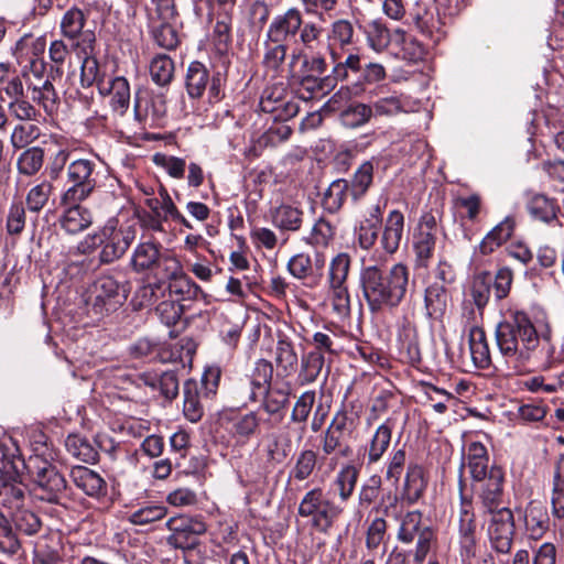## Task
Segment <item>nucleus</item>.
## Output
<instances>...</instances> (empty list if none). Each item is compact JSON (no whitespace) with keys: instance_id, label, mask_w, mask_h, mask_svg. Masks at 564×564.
I'll return each mask as SVG.
<instances>
[{"instance_id":"1","label":"nucleus","mask_w":564,"mask_h":564,"mask_svg":"<svg viewBox=\"0 0 564 564\" xmlns=\"http://www.w3.org/2000/svg\"><path fill=\"white\" fill-rule=\"evenodd\" d=\"M496 344L506 361L516 369L541 365L543 341L524 312H514L496 326Z\"/></svg>"},{"instance_id":"2","label":"nucleus","mask_w":564,"mask_h":564,"mask_svg":"<svg viewBox=\"0 0 564 564\" xmlns=\"http://www.w3.org/2000/svg\"><path fill=\"white\" fill-rule=\"evenodd\" d=\"M45 40L26 35L18 41L15 56L21 66L22 76L26 83V89L31 93V99L43 108L46 115H53L59 106V97L46 76L47 65L43 58Z\"/></svg>"},{"instance_id":"3","label":"nucleus","mask_w":564,"mask_h":564,"mask_svg":"<svg viewBox=\"0 0 564 564\" xmlns=\"http://www.w3.org/2000/svg\"><path fill=\"white\" fill-rule=\"evenodd\" d=\"M360 284L371 313L393 310L405 297L409 270L403 263H395L390 269L380 263L364 265L360 271Z\"/></svg>"},{"instance_id":"4","label":"nucleus","mask_w":564,"mask_h":564,"mask_svg":"<svg viewBox=\"0 0 564 564\" xmlns=\"http://www.w3.org/2000/svg\"><path fill=\"white\" fill-rule=\"evenodd\" d=\"M303 18L302 10L290 7L271 19L262 42V66L267 73L275 76L282 70L289 42L301 32Z\"/></svg>"},{"instance_id":"5","label":"nucleus","mask_w":564,"mask_h":564,"mask_svg":"<svg viewBox=\"0 0 564 564\" xmlns=\"http://www.w3.org/2000/svg\"><path fill=\"white\" fill-rule=\"evenodd\" d=\"M466 464L474 480V490L481 505L491 506L499 496H503L505 474L498 466L489 468V455L480 442L467 446Z\"/></svg>"},{"instance_id":"6","label":"nucleus","mask_w":564,"mask_h":564,"mask_svg":"<svg viewBox=\"0 0 564 564\" xmlns=\"http://www.w3.org/2000/svg\"><path fill=\"white\" fill-rule=\"evenodd\" d=\"M100 171L96 160L78 158L66 165L65 188L61 203H82L99 187Z\"/></svg>"},{"instance_id":"7","label":"nucleus","mask_w":564,"mask_h":564,"mask_svg":"<svg viewBox=\"0 0 564 564\" xmlns=\"http://www.w3.org/2000/svg\"><path fill=\"white\" fill-rule=\"evenodd\" d=\"M33 482L35 498L58 503L65 496L67 482L57 467L40 455L30 456L25 469Z\"/></svg>"},{"instance_id":"8","label":"nucleus","mask_w":564,"mask_h":564,"mask_svg":"<svg viewBox=\"0 0 564 564\" xmlns=\"http://www.w3.org/2000/svg\"><path fill=\"white\" fill-rule=\"evenodd\" d=\"M124 284L111 275H102L95 280L86 300L88 312L97 318H102L118 311L127 300Z\"/></svg>"},{"instance_id":"9","label":"nucleus","mask_w":564,"mask_h":564,"mask_svg":"<svg viewBox=\"0 0 564 564\" xmlns=\"http://www.w3.org/2000/svg\"><path fill=\"white\" fill-rule=\"evenodd\" d=\"M397 539L401 543L415 542L413 560L422 564L432 546L436 543L434 529L423 520V513L419 510L408 511L401 519L397 532Z\"/></svg>"},{"instance_id":"10","label":"nucleus","mask_w":564,"mask_h":564,"mask_svg":"<svg viewBox=\"0 0 564 564\" xmlns=\"http://www.w3.org/2000/svg\"><path fill=\"white\" fill-rule=\"evenodd\" d=\"M344 509L334 501L326 499L322 488L307 491L300 501L297 513L311 518V525L317 532L328 534Z\"/></svg>"},{"instance_id":"11","label":"nucleus","mask_w":564,"mask_h":564,"mask_svg":"<svg viewBox=\"0 0 564 564\" xmlns=\"http://www.w3.org/2000/svg\"><path fill=\"white\" fill-rule=\"evenodd\" d=\"M359 425V414L352 409L335 413L329 425L321 436V448L325 456L339 453L347 456L350 448L347 441L354 435Z\"/></svg>"},{"instance_id":"12","label":"nucleus","mask_w":564,"mask_h":564,"mask_svg":"<svg viewBox=\"0 0 564 564\" xmlns=\"http://www.w3.org/2000/svg\"><path fill=\"white\" fill-rule=\"evenodd\" d=\"M502 497L491 506L481 505L484 512L490 516L488 521V536L491 547L501 554H508L511 551L514 535V519L512 511L502 507Z\"/></svg>"},{"instance_id":"13","label":"nucleus","mask_w":564,"mask_h":564,"mask_svg":"<svg viewBox=\"0 0 564 564\" xmlns=\"http://www.w3.org/2000/svg\"><path fill=\"white\" fill-rule=\"evenodd\" d=\"M427 488V478L423 466L417 463H410L406 467L403 487L400 497L397 495H387L382 497L381 512L387 517H399L398 501L401 499L409 506L416 503L424 495Z\"/></svg>"},{"instance_id":"14","label":"nucleus","mask_w":564,"mask_h":564,"mask_svg":"<svg viewBox=\"0 0 564 564\" xmlns=\"http://www.w3.org/2000/svg\"><path fill=\"white\" fill-rule=\"evenodd\" d=\"M171 531L166 542L174 549L191 550L198 544V536L207 530L205 522L198 517L180 514L166 521Z\"/></svg>"},{"instance_id":"15","label":"nucleus","mask_w":564,"mask_h":564,"mask_svg":"<svg viewBox=\"0 0 564 564\" xmlns=\"http://www.w3.org/2000/svg\"><path fill=\"white\" fill-rule=\"evenodd\" d=\"M457 541L463 560H470L476 555L477 522L473 502L460 496V505L457 513Z\"/></svg>"},{"instance_id":"16","label":"nucleus","mask_w":564,"mask_h":564,"mask_svg":"<svg viewBox=\"0 0 564 564\" xmlns=\"http://www.w3.org/2000/svg\"><path fill=\"white\" fill-rule=\"evenodd\" d=\"M134 239L135 228L133 226L105 227L99 239L102 245L99 253L100 262L108 264L120 259Z\"/></svg>"},{"instance_id":"17","label":"nucleus","mask_w":564,"mask_h":564,"mask_svg":"<svg viewBox=\"0 0 564 564\" xmlns=\"http://www.w3.org/2000/svg\"><path fill=\"white\" fill-rule=\"evenodd\" d=\"M272 379V364L265 359H258L250 373L238 381L237 393L246 401L256 402L262 398Z\"/></svg>"},{"instance_id":"18","label":"nucleus","mask_w":564,"mask_h":564,"mask_svg":"<svg viewBox=\"0 0 564 564\" xmlns=\"http://www.w3.org/2000/svg\"><path fill=\"white\" fill-rule=\"evenodd\" d=\"M95 34L88 32L84 35L82 41L73 43L74 50L78 57H80V85L84 88L90 87L94 84L98 86V83L106 80L107 78L101 77L99 64L95 57Z\"/></svg>"},{"instance_id":"19","label":"nucleus","mask_w":564,"mask_h":564,"mask_svg":"<svg viewBox=\"0 0 564 564\" xmlns=\"http://www.w3.org/2000/svg\"><path fill=\"white\" fill-rule=\"evenodd\" d=\"M260 108L263 112L273 113L278 120L293 118L299 111V105L286 99V88L283 83L267 87L260 98Z\"/></svg>"},{"instance_id":"20","label":"nucleus","mask_w":564,"mask_h":564,"mask_svg":"<svg viewBox=\"0 0 564 564\" xmlns=\"http://www.w3.org/2000/svg\"><path fill=\"white\" fill-rule=\"evenodd\" d=\"M148 28L153 41L162 48L174 50L180 43L177 30L174 25L176 13L163 15V13L148 12Z\"/></svg>"},{"instance_id":"21","label":"nucleus","mask_w":564,"mask_h":564,"mask_svg":"<svg viewBox=\"0 0 564 564\" xmlns=\"http://www.w3.org/2000/svg\"><path fill=\"white\" fill-rule=\"evenodd\" d=\"M165 115L166 105L162 95H135L134 117L139 122L150 128L158 127Z\"/></svg>"},{"instance_id":"22","label":"nucleus","mask_w":564,"mask_h":564,"mask_svg":"<svg viewBox=\"0 0 564 564\" xmlns=\"http://www.w3.org/2000/svg\"><path fill=\"white\" fill-rule=\"evenodd\" d=\"M525 208L532 219L546 225L557 220L561 210L556 198L533 191L525 193Z\"/></svg>"},{"instance_id":"23","label":"nucleus","mask_w":564,"mask_h":564,"mask_svg":"<svg viewBox=\"0 0 564 564\" xmlns=\"http://www.w3.org/2000/svg\"><path fill=\"white\" fill-rule=\"evenodd\" d=\"M329 58L333 64L332 75L336 82H356L362 70V58L357 53H349L343 57L340 53L329 45Z\"/></svg>"},{"instance_id":"24","label":"nucleus","mask_w":564,"mask_h":564,"mask_svg":"<svg viewBox=\"0 0 564 564\" xmlns=\"http://www.w3.org/2000/svg\"><path fill=\"white\" fill-rule=\"evenodd\" d=\"M173 258L161 253L160 243L147 241L139 243L131 257V267L135 272H144L158 268L161 262L173 263Z\"/></svg>"},{"instance_id":"25","label":"nucleus","mask_w":564,"mask_h":564,"mask_svg":"<svg viewBox=\"0 0 564 564\" xmlns=\"http://www.w3.org/2000/svg\"><path fill=\"white\" fill-rule=\"evenodd\" d=\"M292 393V384L290 381L273 379L268 384L263 395L261 408L263 411L270 415L281 414V412L286 408L290 401V397Z\"/></svg>"},{"instance_id":"26","label":"nucleus","mask_w":564,"mask_h":564,"mask_svg":"<svg viewBox=\"0 0 564 564\" xmlns=\"http://www.w3.org/2000/svg\"><path fill=\"white\" fill-rule=\"evenodd\" d=\"M409 15L411 23L423 35L431 37L434 43L441 41L444 35L441 20L426 4L417 2Z\"/></svg>"},{"instance_id":"27","label":"nucleus","mask_w":564,"mask_h":564,"mask_svg":"<svg viewBox=\"0 0 564 564\" xmlns=\"http://www.w3.org/2000/svg\"><path fill=\"white\" fill-rule=\"evenodd\" d=\"M166 278L171 280L166 288L171 295L178 296L180 300H191L200 292V288L182 272L177 260L165 267Z\"/></svg>"},{"instance_id":"28","label":"nucleus","mask_w":564,"mask_h":564,"mask_svg":"<svg viewBox=\"0 0 564 564\" xmlns=\"http://www.w3.org/2000/svg\"><path fill=\"white\" fill-rule=\"evenodd\" d=\"M525 533L531 540H540L550 528L546 507L541 501H531L524 511Z\"/></svg>"},{"instance_id":"29","label":"nucleus","mask_w":564,"mask_h":564,"mask_svg":"<svg viewBox=\"0 0 564 564\" xmlns=\"http://www.w3.org/2000/svg\"><path fill=\"white\" fill-rule=\"evenodd\" d=\"M98 90L101 95L111 96V107L119 113H124L130 104V86L128 80L118 76L115 78H107L98 83Z\"/></svg>"},{"instance_id":"30","label":"nucleus","mask_w":564,"mask_h":564,"mask_svg":"<svg viewBox=\"0 0 564 564\" xmlns=\"http://www.w3.org/2000/svg\"><path fill=\"white\" fill-rule=\"evenodd\" d=\"M61 205L67 206L58 220L67 234L82 232L93 224L91 213L80 203H61Z\"/></svg>"},{"instance_id":"31","label":"nucleus","mask_w":564,"mask_h":564,"mask_svg":"<svg viewBox=\"0 0 564 564\" xmlns=\"http://www.w3.org/2000/svg\"><path fill=\"white\" fill-rule=\"evenodd\" d=\"M393 427L394 421L391 417H388L377 426L368 443V464H376L382 459L390 446Z\"/></svg>"},{"instance_id":"32","label":"nucleus","mask_w":564,"mask_h":564,"mask_svg":"<svg viewBox=\"0 0 564 564\" xmlns=\"http://www.w3.org/2000/svg\"><path fill=\"white\" fill-rule=\"evenodd\" d=\"M20 476H0V507L11 511L22 508L26 500V487Z\"/></svg>"},{"instance_id":"33","label":"nucleus","mask_w":564,"mask_h":564,"mask_svg":"<svg viewBox=\"0 0 564 564\" xmlns=\"http://www.w3.org/2000/svg\"><path fill=\"white\" fill-rule=\"evenodd\" d=\"M403 214L397 209L391 210L386 219L380 239L381 247L387 253L392 254L399 249L403 236Z\"/></svg>"},{"instance_id":"34","label":"nucleus","mask_w":564,"mask_h":564,"mask_svg":"<svg viewBox=\"0 0 564 564\" xmlns=\"http://www.w3.org/2000/svg\"><path fill=\"white\" fill-rule=\"evenodd\" d=\"M514 228V217L507 216L482 238L479 243V252L481 254L488 256L496 251L500 246H502L511 238Z\"/></svg>"},{"instance_id":"35","label":"nucleus","mask_w":564,"mask_h":564,"mask_svg":"<svg viewBox=\"0 0 564 564\" xmlns=\"http://www.w3.org/2000/svg\"><path fill=\"white\" fill-rule=\"evenodd\" d=\"M28 460L19 454V447L11 440L0 443V476H21Z\"/></svg>"},{"instance_id":"36","label":"nucleus","mask_w":564,"mask_h":564,"mask_svg":"<svg viewBox=\"0 0 564 564\" xmlns=\"http://www.w3.org/2000/svg\"><path fill=\"white\" fill-rule=\"evenodd\" d=\"M74 485L87 496L98 497L105 489V480L96 471L84 466H75L70 470Z\"/></svg>"},{"instance_id":"37","label":"nucleus","mask_w":564,"mask_h":564,"mask_svg":"<svg viewBox=\"0 0 564 564\" xmlns=\"http://www.w3.org/2000/svg\"><path fill=\"white\" fill-rule=\"evenodd\" d=\"M304 212L290 204H281L271 213L274 227L281 231H297L303 225Z\"/></svg>"},{"instance_id":"38","label":"nucleus","mask_w":564,"mask_h":564,"mask_svg":"<svg viewBox=\"0 0 564 564\" xmlns=\"http://www.w3.org/2000/svg\"><path fill=\"white\" fill-rule=\"evenodd\" d=\"M448 292L444 284L435 282L425 290L424 304L426 316L432 319L443 317L448 303Z\"/></svg>"},{"instance_id":"39","label":"nucleus","mask_w":564,"mask_h":564,"mask_svg":"<svg viewBox=\"0 0 564 564\" xmlns=\"http://www.w3.org/2000/svg\"><path fill=\"white\" fill-rule=\"evenodd\" d=\"M469 352L474 365L485 369L490 365V350L485 330L473 326L468 334Z\"/></svg>"},{"instance_id":"40","label":"nucleus","mask_w":564,"mask_h":564,"mask_svg":"<svg viewBox=\"0 0 564 564\" xmlns=\"http://www.w3.org/2000/svg\"><path fill=\"white\" fill-rule=\"evenodd\" d=\"M372 116L375 117H390L400 112H409L414 110V105L408 96L402 94L381 97L370 105Z\"/></svg>"},{"instance_id":"41","label":"nucleus","mask_w":564,"mask_h":564,"mask_svg":"<svg viewBox=\"0 0 564 564\" xmlns=\"http://www.w3.org/2000/svg\"><path fill=\"white\" fill-rule=\"evenodd\" d=\"M274 360L278 367V378H286L293 375L299 364L294 345L288 339L278 340Z\"/></svg>"},{"instance_id":"42","label":"nucleus","mask_w":564,"mask_h":564,"mask_svg":"<svg viewBox=\"0 0 564 564\" xmlns=\"http://www.w3.org/2000/svg\"><path fill=\"white\" fill-rule=\"evenodd\" d=\"M291 436L288 431L273 432L265 437V455L270 463H282L291 452Z\"/></svg>"},{"instance_id":"43","label":"nucleus","mask_w":564,"mask_h":564,"mask_svg":"<svg viewBox=\"0 0 564 564\" xmlns=\"http://www.w3.org/2000/svg\"><path fill=\"white\" fill-rule=\"evenodd\" d=\"M348 196H350L349 182L344 178H337L325 191L322 205L326 212L335 214L343 207Z\"/></svg>"},{"instance_id":"44","label":"nucleus","mask_w":564,"mask_h":564,"mask_svg":"<svg viewBox=\"0 0 564 564\" xmlns=\"http://www.w3.org/2000/svg\"><path fill=\"white\" fill-rule=\"evenodd\" d=\"M42 135V130L35 121H19L10 134V145L13 150L29 148Z\"/></svg>"},{"instance_id":"45","label":"nucleus","mask_w":564,"mask_h":564,"mask_svg":"<svg viewBox=\"0 0 564 564\" xmlns=\"http://www.w3.org/2000/svg\"><path fill=\"white\" fill-rule=\"evenodd\" d=\"M437 236L414 232L413 252L415 269H426L433 258Z\"/></svg>"},{"instance_id":"46","label":"nucleus","mask_w":564,"mask_h":564,"mask_svg":"<svg viewBox=\"0 0 564 564\" xmlns=\"http://www.w3.org/2000/svg\"><path fill=\"white\" fill-rule=\"evenodd\" d=\"M209 84V73L200 62H192L186 74V90L191 98H200Z\"/></svg>"},{"instance_id":"47","label":"nucleus","mask_w":564,"mask_h":564,"mask_svg":"<svg viewBox=\"0 0 564 564\" xmlns=\"http://www.w3.org/2000/svg\"><path fill=\"white\" fill-rule=\"evenodd\" d=\"M325 356L319 351H310L302 356L297 381L301 386L314 382L321 375Z\"/></svg>"},{"instance_id":"48","label":"nucleus","mask_w":564,"mask_h":564,"mask_svg":"<svg viewBox=\"0 0 564 564\" xmlns=\"http://www.w3.org/2000/svg\"><path fill=\"white\" fill-rule=\"evenodd\" d=\"M85 21V14L80 9L76 7L68 9L64 13L61 21L62 34L69 40H74L75 42L82 41L84 35L89 32L83 31Z\"/></svg>"},{"instance_id":"49","label":"nucleus","mask_w":564,"mask_h":564,"mask_svg":"<svg viewBox=\"0 0 564 564\" xmlns=\"http://www.w3.org/2000/svg\"><path fill=\"white\" fill-rule=\"evenodd\" d=\"M65 447L69 455L80 462L94 464L98 458V452L94 445L80 435H68L65 441Z\"/></svg>"},{"instance_id":"50","label":"nucleus","mask_w":564,"mask_h":564,"mask_svg":"<svg viewBox=\"0 0 564 564\" xmlns=\"http://www.w3.org/2000/svg\"><path fill=\"white\" fill-rule=\"evenodd\" d=\"M183 413L193 423L198 422L203 417L204 406L199 399L196 381L187 380L184 383Z\"/></svg>"},{"instance_id":"51","label":"nucleus","mask_w":564,"mask_h":564,"mask_svg":"<svg viewBox=\"0 0 564 564\" xmlns=\"http://www.w3.org/2000/svg\"><path fill=\"white\" fill-rule=\"evenodd\" d=\"M174 62L166 54L155 55L149 65L150 76L158 86H167L174 76Z\"/></svg>"},{"instance_id":"52","label":"nucleus","mask_w":564,"mask_h":564,"mask_svg":"<svg viewBox=\"0 0 564 564\" xmlns=\"http://www.w3.org/2000/svg\"><path fill=\"white\" fill-rule=\"evenodd\" d=\"M18 156L17 169L25 176L35 175L43 166L44 150L41 147H29Z\"/></svg>"},{"instance_id":"53","label":"nucleus","mask_w":564,"mask_h":564,"mask_svg":"<svg viewBox=\"0 0 564 564\" xmlns=\"http://www.w3.org/2000/svg\"><path fill=\"white\" fill-rule=\"evenodd\" d=\"M373 178V165L370 161L364 162L354 173L350 184V197L357 202L369 189Z\"/></svg>"},{"instance_id":"54","label":"nucleus","mask_w":564,"mask_h":564,"mask_svg":"<svg viewBox=\"0 0 564 564\" xmlns=\"http://www.w3.org/2000/svg\"><path fill=\"white\" fill-rule=\"evenodd\" d=\"M260 426V417L253 411L238 414L231 419L230 432L235 437L249 440Z\"/></svg>"},{"instance_id":"55","label":"nucleus","mask_w":564,"mask_h":564,"mask_svg":"<svg viewBox=\"0 0 564 564\" xmlns=\"http://www.w3.org/2000/svg\"><path fill=\"white\" fill-rule=\"evenodd\" d=\"M552 513L555 518L564 520V455L560 456L554 473Z\"/></svg>"},{"instance_id":"56","label":"nucleus","mask_w":564,"mask_h":564,"mask_svg":"<svg viewBox=\"0 0 564 564\" xmlns=\"http://www.w3.org/2000/svg\"><path fill=\"white\" fill-rule=\"evenodd\" d=\"M335 237V227L325 218H319L313 225L305 242L314 248H326Z\"/></svg>"},{"instance_id":"57","label":"nucleus","mask_w":564,"mask_h":564,"mask_svg":"<svg viewBox=\"0 0 564 564\" xmlns=\"http://www.w3.org/2000/svg\"><path fill=\"white\" fill-rule=\"evenodd\" d=\"M492 276L490 272L482 271L474 275L470 285V295L478 310H482L489 301Z\"/></svg>"},{"instance_id":"58","label":"nucleus","mask_w":564,"mask_h":564,"mask_svg":"<svg viewBox=\"0 0 564 564\" xmlns=\"http://www.w3.org/2000/svg\"><path fill=\"white\" fill-rule=\"evenodd\" d=\"M359 471L351 465H345L336 475L334 484L337 487L338 496L341 501H347L354 494Z\"/></svg>"},{"instance_id":"59","label":"nucleus","mask_w":564,"mask_h":564,"mask_svg":"<svg viewBox=\"0 0 564 564\" xmlns=\"http://www.w3.org/2000/svg\"><path fill=\"white\" fill-rule=\"evenodd\" d=\"M144 383L153 390L159 389L167 400H173L178 394V379L174 371H165L160 377H145Z\"/></svg>"},{"instance_id":"60","label":"nucleus","mask_w":564,"mask_h":564,"mask_svg":"<svg viewBox=\"0 0 564 564\" xmlns=\"http://www.w3.org/2000/svg\"><path fill=\"white\" fill-rule=\"evenodd\" d=\"M393 42L402 46L403 57L410 62H419L425 55L424 46L414 37L408 35L404 30L393 31Z\"/></svg>"},{"instance_id":"61","label":"nucleus","mask_w":564,"mask_h":564,"mask_svg":"<svg viewBox=\"0 0 564 564\" xmlns=\"http://www.w3.org/2000/svg\"><path fill=\"white\" fill-rule=\"evenodd\" d=\"M317 465V453L314 449H303L296 456L290 477L297 481L310 478Z\"/></svg>"},{"instance_id":"62","label":"nucleus","mask_w":564,"mask_h":564,"mask_svg":"<svg viewBox=\"0 0 564 564\" xmlns=\"http://www.w3.org/2000/svg\"><path fill=\"white\" fill-rule=\"evenodd\" d=\"M11 517L15 529L25 535H34L42 528L39 516L31 510L23 509V507L12 511Z\"/></svg>"},{"instance_id":"63","label":"nucleus","mask_w":564,"mask_h":564,"mask_svg":"<svg viewBox=\"0 0 564 564\" xmlns=\"http://www.w3.org/2000/svg\"><path fill=\"white\" fill-rule=\"evenodd\" d=\"M166 508L159 503H147L128 516V521L134 525H145L159 521L166 516Z\"/></svg>"},{"instance_id":"64","label":"nucleus","mask_w":564,"mask_h":564,"mask_svg":"<svg viewBox=\"0 0 564 564\" xmlns=\"http://www.w3.org/2000/svg\"><path fill=\"white\" fill-rule=\"evenodd\" d=\"M33 564H65L63 547L57 542L39 543L33 552Z\"/></svg>"}]
</instances>
